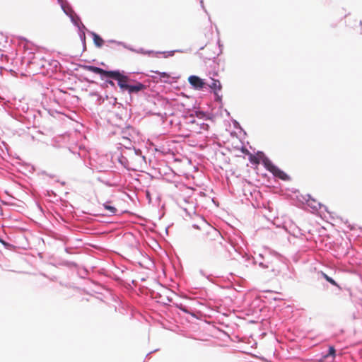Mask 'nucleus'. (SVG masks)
Returning <instances> with one entry per match:
<instances>
[{"label": "nucleus", "mask_w": 362, "mask_h": 362, "mask_svg": "<svg viewBox=\"0 0 362 362\" xmlns=\"http://www.w3.org/2000/svg\"><path fill=\"white\" fill-rule=\"evenodd\" d=\"M308 204L309 206H310L311 208L315 209V210H317L318 209H320L321 206H322V204L314 200V199H310V200H308Z\"/></svg>", "instance_id": "nucleus-13"}, {"label": "nucleus", "mask_w": 362, "mask_h": 362, "mask_svg": "<svg viewBox=\"0 0 362 362\" xmlns=\"http://www.w3.org/2000/svg\"><path fill=\"white\" fill-rule=\"evenodd\" d=\"M189 83L196 89H202L205 83L203 81L202 78L197 76H190L188 78Z\"/></svg>", "instance_id": "nucleus-7"}, {"label": "nucleus", "mask_w": 362, "mask_h": 362, "mask_svg": "<svg viewBox=\"0 0 362 362\" xmlns=\"http://www.w3.org/2000/svg\"><path fill=\"white\" fill-rule=\"evenodd\" d=\"M145 158L141 156V154L136 152L132 153L129 155V158L127 160L126 167L132 170H139L144 164Z\"/></svg>", "instance_id": "nucleus-4"}, {"label": "nucleus", "mask_w": 362, "mask_h": 362, "mask_svg": "<svg viewBox=\"0 0 362 362\" xmlns=\"http://www.w3.org/2000/svg\"><path fill=\"white\" fill-rule=\"evenodd\" d=\"M88 34L93 39L95 45H102L104 43V40L95 33L88 32Z\"/></svg>", "instance_id": "nucleus-10"}, {"label": "nucleus", "mask_w": 362, "mask_h": 362, "mask_svg": "<svg viewBox=\"0 0 362 362\" xmlns=\"http://www.w3.org/2000/svg\"><path fill=\"white\" fill-rule=\"evenodd\" d=\"M329 356H335V349H334V346H329V352H328V354L325 356L327 357Z\"/></svg>", "instance_id": "nucleus-16"}, {"label": "nucleus", "mask_w": 362, "mask_h": 362, "mask_svg": "<svg viewBox=\"0 0 362 362\" xmlns=\"http://www.w3.org/2000/svg\"><path fill=\"white\" fill-rule=\"evenodd\" d=\"M243 152L245 153L249 156V160L252 164L259 165L260 163V160L264 157V153L262 152H258L257 155H254L249 152L247 149H243Z\"/></svg>", "instance_id": "nucleus-6"}, {"label": "nucleus", "mask_w": 362, "mask_h": 362, "mask_svg": "<svg viewBox=\"0 0 362 362\" xmlns=\"http://www.w3.org/2000/svg\"><path fill=\"white\" fill-rule=\"evenodd\" d=\"M263 163L266 168L271 172L274 176L283 180H288V176L286 173L279 169L277 166L274 165L268 158H264Z\"/></svg>", "instance_id": "nucleus-5"}, {"label": "nucleus", "mask_w": 362, "mask_h": 362, "mask_svg": "<svg viewBox=\"0 0 362 362\" xmlns=\"http://www.w3.org/2000/svg\"><path fill=\"white\" fill-rule=\"evenodd\" d=\"M209 87L211 88L215 93L221 89V84L218 80L211 78V83L208 84Z\"/></svg>", "instance_id": "nucleus-11"}, {"label": "nucleus", "mask_w": 362, "mask_h": 362, "mask_svg": "<svg viewBox=\"0 0 362 362\" xmlns=\"http://www.w3.org/2000/svg\"><path fill=\"white\" fill-rule=\"evenodd\" d=\"M130 50L132 52H134L136 53L142 54V55H148L149 57H163L167 58L168 57H171L174 54V52L175 51H170V52H153L152 50L146 49L144 47H132L130 48Z\"/></svg>", "instance_id": "nucleus-3"}, {"label": "nucleus", "mask_w": 362, "mask_h": 362, "mask_svg": "<svg viewBox=\"0 0 362 362\" xmlns=\"http://www.w3.org/2000/svg\"><path fill=\"white\" fill-rule=\"evenodd\" d=\"M193 227L200 230L198 238L209 246L216 247L221 243L222 236L219 231L205 221H202L200 226L194 225Z\"/></svg>", "instance_id": "nucleus-1"}, {"label": "nucleus", "mask_w": 362, "mask_h": 362, "mask_svg": "<svg viewBox=\"0 0 362 362\" xmlns=\"http://www.w3.org/2000/svg\"><path fill=\"white\" fill-rule=\"evenodd\" d=\"M321 274L331 284H332L334 286H338V284H337V282L334 279H332L331 277L327 276L325 273L321 272Z\"/></svg>", "instance_id": "nucleus-15"}, {"label": "nucleus", "mask_w": 362, "mask_h": 362, "mask_svg": "<svg viewBox=\"0 0 362 362\" xmlns=\"http://www.w3.org/2000/svg\"><path fill=\"white\" fill-rule=\"evenodd\" d=\"M104 208L108 211L109 214L112 215L115 214L117 211V209L110 204V202H107L103 204Z\"/></svg>", "instance_id": "nucleus-12"}, {"label": "nucleus", "mask_w": 362, "mask_h": 362, "mask_svg": "<svg viewBox=\"0 0 362 362\" xmlns=\"http://www.w3.org/2000/svg\"><path fill=\"white\" fill-rule=\"evenodd\" d=\"M155 73L159 75L160 80H162L164 82H166L167 80L170 78L169 74H168L165 72L155 71Z\"/></svg>", "instance_id": "nucleus-14"}, {"label": "nucleus", "mask_w": 362, "mask_h": 362, "mask_svg": "<svg viewBox=\"0 0 362 362\" xmlns=\"http://www.w3.org/2000/svg\"><path fill=\"white\" fill-rule=\"evenodd\" d=\"M203 129H205V130H207L208 128H209V125L206 124H202V127Z\"/></svg>", "instance_id": "nucleus-17"}, {"label": "nucleus", "mask_w": 362, "mask_h": 362, "mask_svg": "<svg viewBox=\"0 0 362 362\" xmlns=\"http://www.w3.org/2000/svg\"><path fill=\"white\" fill-rule=\"evenodd\" d=\"M160 292L162 293L164 295V296H163L161 294H160V298H161L160 301L163 303H166V300L167 301H170L171 300L170 299L169 296H168V294L171 293V291H170L169 289H168L165 287L160 286Z\"/></svg>", "instance_id": "nucleus-8"}, {"label": "nucleus", "mask_w": 362, "mask_h": 362, "mask_svg": "<svg viewBox=\"0 0 362 362\" xmlns=\"http://www.w3.org/2000/svg\"><path fill=\"white\" fill-rule=\"evenodd\" d=\"M85 69L88 71H92L94 74H100L105 77H109L117 80L119 86L123 90H127L129 86L127 83L129 80L128 77L121 74L117 71H105L101 68L93 66H86Z\"/></svg>", "instance_id": "nucleus-2"}, {"label": "nucleus", "mask_w": 362, "mask_h": 362, "mask_svg": "<svg viewBox=\"0 0 362 362\" xmlns=\"http://www.w3.org/2000/svg\"><path fill=\"white\" fill-rule=\"evenodd\" d=\"M144 88V85L141 83H137L136 85H129L127 90L129 93L139 92Z\"/></svg>", "instance_id": "nucleus-9"}]
</instances>
